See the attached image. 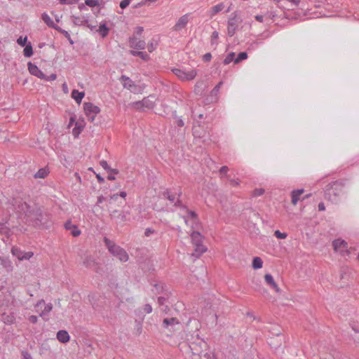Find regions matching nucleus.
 <instances>
[{
    "label": "nucleus",
    "mask_w": 359,
    "mask_h": 359,
    "mask_svg": "<svg viewBox=\"0 0 359 359\" xmlns=\"http://www.w3.org/2000/svg\"><path fill=\"white\" fill-rule=\"evenodd\" d=\"M104 242L109 251L114 256L117 257L121 262H127L128 255L127 252L121 247L115 245L107 238H104Z\"/></svg>",
    "instance_id": "5"
},
{
    "label": "nucleus",
    "mask_w": 359,
    "mask_h": 359,
    "mask_svg": "<svg viewBox=\"0 0 359 359\" xmlns=\"http://www.w3.org/2000/svg\"><path fill=\"white\" fill-rule=\"evenodd\" d=\"M128 212L119 211L114 210L109 212L111 219L114 220L116 223H121L128 220Z\"/></svg>",
    "instance_id": "12"
},
{
    "label": "nucleus",
    "mask_w": 359,
    "mask_h": 359,
    "mask_svg": "<svg viewBox=\"0 0 359 359\" xmlns=\"http://www.w3.org/2000/svg\"><path fill=\"white\" fill-rule=\"evenodd\" d=\"M53 309L52 304L49 303L45 305L44 309L40 313V316L44 317L47 316Z\"/></svg>",
    "instance_id": "35"
},
{
    "label": "nucleus",
    "mask_w": 359,
    "mask_h": 359,
    "mask_svg": "<svg viewBox=\"0 0 359 359\" xmlns=\"http://www.w3.org/2000/svg\"><path fill=\"white\" fill-rule=\"evenodd\" d=\"M154 97L153 96H149L147 97H144L141 101H137L132 103V106L133 108L137 109V110H145L151 109L154 108Z\"/></svg>",
    "instance_id": "8"
},
{
    "label": "nucleus",
    "mask_w": 359,
    "mask_h": 359,
    "mask_svg": "<svg viewBox=\"0 0 359 359\" xmlns=\"http://www.w3.org/2000/svg\"><path fill=\"white\" fill-rule=\"evenodd\" d=\"M12 205L15 210L20 214H24L27 219L29 217V214L33 212L34 208H32L26 201H24L19 197L13 198Z\"/></svg>",
    "instance_id": "6"
},
{
    "label": "nucleus",
    "mask_w": 359,
    "mask_h": 359,
    "mask_svg": "<svg viewBox=\"0 0 359 359\" xmlns=\"http://www.w3.org/2000/svg\"><path fill=\"white\" fill-rule=\"evenodd\" d=\"M219 37V34L217 32H214L212 34V43H214V40H217Z\"/></svg>",
    "instance_id": "59"
},
{
    "label": "nucleus",
    "mask_w": 359,
    "mask_h": 359,
    "mask_svg": "<svg viewBox=\"0 0 359 359\" xmlns=\"http://www.w3.org/2000/svg\"><path fill=\"white\" fill-rule=\"evenodd\" d=\"M11 253L13 256L16 257L19 260H22L23 252L21 251V250L19 248L13 246L11 249Z\"/></svg>",
    "instance_id": "32"
},
{
    "label": "nucleus",
    "mask_w": 359,
    "mask_h": 359,
    "mask_svg": "<svg viewBox=\"0 0 359 359\" xmlns=\"http://www.w3.org/2000/svg\"><path fill=\"white\" fill-rule=\"evenodd\" d=\"M172 72L182 81L193 80L197 74L196 71L194 69L187 72L180 69H173Z\"/></svg>",
    "instance_id": "11"
},
{
    "label": "nucleus",
    "mask_w": 359,
    "mask_h": 359,
    "mask_svg": "<svg viewBox=\"0 0 359 359\" xmlns=\"http://www.w3.org/2000/svg\"><path fill=\"white\" fill-rule=\"evenodd\" d=\"M27 37L22 38V36H20L18 39L17 42L21 46H25L27 42Z\"/></svg>",
    "instance_id": "46"
},
{
    "label": "nucleus",
    "mask_w": 359,
    "mask_h": 359,
    "mask_svg": "<svg viewBox=\"0 0 359 359\" xmlns=\"http://www.w3.org/2000/svg\"><path fill=\"white\" fill-rule=\"evenodd\" d=\"M100 165L107 171L109 170V166L108 165V163L106 161L102 160L100 162Z\"/></svg>",
    "instance_id": "50"
},
{
    "label": "nucleus",
    "mask_w": 359,
    "mask_h": 359,
    "mask_svg": "<svg viewBox=\"0 0 359 359\" xmlns=\"http://www.w3.org/2000/svg\"><path fill=\"white\" fill-rule=\"evenodd\" d=\"M264 280L266 283V284L269 285L271 287H272L277 293L280 292V289L276 283L273 276L271 274L266 273L264 276Z\"/></svg>",
    "instance_id": "20"
},
{
    "label": "nucleus",
    "mask_w": 359,
    "mask_h": 359,
    "mask_svg": "<svg viewBox=\"0 0 359 359\" xmlns=\"http://www.w3.org/2000/svg\"><path fill=\"white\" fill-rule=\"evenodd\" d=\"M42 20L44 21V22L51 28H53L56 29V28H58L59 27L56 25L53 20L50 18V17L46 13H43L41 15Z\"/></svg>",
    "instance_id": "24"
},
{
    "label": "nucleus",
    "mask_w": 359,
    "mask_h": 359,
    "mask_svg": "<svg viewBox=\"0 0 359 359\" xmlns=\"http://www.w3.org/2000/svg\"><path fill=\"white\" fill-rule=\"evenodd\" d=\"M304 190L303 189L293 190L291 193L292 196V203L294 205H296L298 201L299 200V196L304 193Z\"/></svg>",
    "instance_id": "23"
},
{
    "label": "nucleus",
    "mask_w": 359,
    "mask_h": 359,
    "mask_svg": "<svg viewBox=\"0 0 359 359\" xmlns=\"http://www.w3.org/2000/svg\"><path fill=\"white\" fill-rule=\"evenodd\" d=\"M190 236L191 242L195 246L194 251L191 254V256L195 258H199L207 251V248L203 245V236L198 231H194Z\"/></svg>",
    "instance_id": "3"
},
{
    "label": "nucleus",
    "mask_w": 359,
    "mask_h": 359,
    "mask_svg": "<svg viewBox=\"0 0 359 359\" xmlns=\"http://www.w3.org/2000/svg\"><path fill=\"white\" fill-rule=\"evenodd\" d=\"M27 219L32 222L35 226L48 227L50 223V215L43 212L40 208H36L31 214H29Z\"/></svg>",
    "instance_id": "2"
},
{
    "label": "nucleus",
    "mask_w": 359,
    "mask_h": 359,
    "mask_svg": "<svg viewBox=\"0 0 359 359\" xmlns=\"http://www.w3.org/2000/svg\"><path fill=\"white\" fill-rule=\"evenodd\" d=\"M105 197H104L103 196H99L97 197V203L95 205V208L100 207V204L102 203L104 201H105Z\"/></svg>",
    "instance_id": "49"
},
{
    "label": "nucleus",
    "mask_w": 359,
    "mask_h": 359,
    "mask_svg": "<svg viewBox=\"0 0 359 359\" xmlns=\"http://www.w3.org/2000/svg\"><path fill=\"white\" fill-rule=\"evenodd\" d=\"M344 187V183L341 181H334L328 184L325 189V199L337 203L339 201V196L342 193Z\"/></svg>",
    "instance_id": "1"
},
{
    "label": "nucleus",
    "mask_w": 359,
    "mask_h": 359,
    "mask_svg": "<svg viewBox=\"0 0 359 359\" xmlns=\"http://www.w3.org/2000/svg\"><path fill=\"white\" fill-rule=\"evenodd\" d=\"M96 31L99 32V34L102 38L106 37L109 34V28L106 26L104 23L101 24L99 27V29Z\"/></svg>",
    "instance_id": "30"
},
{
    "label": "nucleus",
    "mask_w": 359,
    "mask_h": 359,
    "mask_svg": "<svg viewBox=\"0 0 359 359\" xmlns=\"http://www.w3.org/2000/svg\"><path fill=\"white\" fill-rule=\"evenodd\" d=\"M96 177L100 183H103L104 182V179L102 177H101L100 175L96 174Z\"/></svg>",
    "instance_id": "63"
},
{
    "label": "nucleus",
    "mask_w": 359,
    "mask_h": 359,
    "mask_svg": "<svg viewBox=\"0 0 359 359\" xmlns=\"http://www.w3.org/2000/svg\"><path fill=\"white\" fill-rule=\"evenodd\" d=\"M80 133H81V128L75 127L72 130V133L74 135V137H78L79 135L80 134Z\"/></svg>",
    "instance_id": "56"
},
{
    "label": "nucleus",
    "mask_w": 359,
    "mask_h": 359,
    "mask_svg": "<svg viewBox=\"0 0 359 359\" xmlns=\"http://www.w3.org/2000/svg\"><path fill=\"white\" fill-rule=\"evenodd\" d=\"M34 255V253L32 252H23V255L22 257V260H28L32 256Z\"/></svg>",
    "instance_id": "43"
},
{
    "label": "nucleus",
    "mask_w": 359,
    "mask_h": 359,
    "mask_svg": "<svg viewBox=\"0 0 359 359\" xmlns=\"http://www.w3.org/2000/svg\"><path fill=\"white\" fill-rule=\"evenodd\" d=\"M263 262L259 257H255L252 260V268L255 269H259L262 267Z\"/></svg>",
    "instance_id": "31"
},
{
    "label": "nucleus",
    "mask_w": 359,
    "mask_h": 359,
    "mask_svg": "<svg viewBox=\"0 0 359 359\" xmlns=\"http://www.w3.org/2000/svg\"><path fill=\"white\" fill-rule=\"evenodd\" d=\"M248 57V55L245 52H241L240 53L237 57L234 60L235 63H238L241 61L245 60Z\"/></svg>",
    "instance_id": "38"
},
{
    "label": "nucleus",
    "mask_w": 359,
    "mask_h": 359,
    "mask_svg": "<svg viewBox=\"0 0 359 359\" xmlns=\"http://www.w3.org/2000/svg\"><path fill=\"white\" fill-rule=\"evenodd\" d=\"M230 184L233 187L238 186L239 184V182L235 180H230Z\"/></svg>",
    "instance_id": "62"
},
{
    "label": "nucleus",
    "mask_w": 359,
    "mask_h": 359,
    "mask_svg": "<svg viewBox=\"0 0 359 359\" xmlns=\"http://www.w3.org/2000/svg\"><path fill=\"white\" fill-rule=\"evenodd\" d=\"M57 79V75L55 74H51L50 76H46V79L45 81H54Z\"/></svg>",
    "instance_id": "54"
},
{
    "label": "nucleus",
    "mask_w": 359,
    "mask_h": 359,
    "mask_svg": "<svg viewBox=\"0 0 359 359\" xmlns=\"http://www.w3.org/2000/svg\"><path fill=\"white\" fill-rule=\"evenodd\" d=\"M72 22L75 25L77 26H85L87 24V19L84 17H76L73 15L72 17Z\"/></svg>",
    "instance_id": "27"
},
{
    "label": "nucleus",
    "mask_w": 359,
    "mask_h": 359,
    "mask_svg": "<svg viewBox=\"0 0 359 359\" xmlns=\"http://www.w3.org/2000/svg\"><path fill=\"white\" fill-rule=\"evenodd\" d=\"M264 192H265V190L263 188H257L253 191L252 196L253 197L260 196L263 195L264 194Z\"/></svg>",
    "instance_id": "40"
},
{
    "label": "nucleus",
    "mask_w": 359,
    "mask_h": 359,
    "mask_svg": "<svg viewBox=\"0 0 359 359\" xmlns=\"http://www.w3.org/2000/svg\"><path fill=\"white\" fill-rule=\"evenodd\" d=\"M50 171L46 167L40 168L34 175V178L44 179L48 176Z\"/></svg>",
    "instance_id": "25"
},
{
    "label": "nucleus",
    "mask_w": 359,
    "mask_h": 359,
    "mask_svg": "<svg viewBox=\"0 0 359 359\" xmlns=\"http://www.w3.org/2000/svg\"><path fill=\"white\" fill-rule=\"evenodd\" d=\"M319 211H324L325 210V207L323 203H320L318 205Z\"/></svg>",
    "instance_id": "61"
},
{
    "label": "nucleus",
    "mask_w": 359,
    "mask_h": 359,
    "mask_svg": "<svg viewBox=\"0 0 359 359\" xmlns=\"http://www.w3.org/2000/svg\"><path fill=\"white\" fill-rule=\"evenodd\" d=\"M120 196L122 198H126V191H121L118 194H114L111 195L108 201L109 203H111L113 201H116L118 198V196Z\"/></svg>",
    "instance_id": "37"
},
{
    "label": "nucleus",
    "mask_w": 359,
    "mask_h": 359,
    "mask_svg": "<svg viewBox=\"0 0 359 359\" xmlns=\"http://www.w3.org/2000/svg\"><path fill=\"white\" fill-rule=\"evenodd\" d=\"M154 233V230L151 228H147L145 230L144 235L146 236H149L151 234Z\"/></svg>",
    "instance_id": "57"
},
{
    "label": "nucleus",
    "mask_w": 359,
    "mask_h": 359,
    "mask_svg": "<svg viewBox=\"0 0 359 359\" xmlns=\"http://www.w3.org/2000/svg\"><path fill=\"white\" fill-rule=\"evenodd\" d=\"M211 58H212V55H211L210 53H205V54L203 55V61H205V62H209V61H210Z\"/></svg>",
    "instance_id": "52"
},
{
    "label": "nucleus",
    "mask_w": 359,
    "mask_h": 359,
    "mask_svg": "<svg viewBox=\"0 0 359 359\" xmlns=\"http://www.w3.org/2000/svg\"><path fill=\"white\" fill-rule=\"evenodd\" d=\"M242 22V19L238 16L237 12L232 13V16L228 20L227 33L229 36H233L238 27Z\"/></svg>",
    "instance_id": "7"
},
{
    "label": "nucleus",
    "mask_w": 359,
    "mask_h": 359,
    "mask_svg": "<svg viewBox=\"0 0 359 359\" xmlns=\"http://www.w3.org/2000/svg\"><path fill=\"white\" fill-rule=\"evenodd\" d=\"M129 46L133 49L143 50L145 48L146 43L143 40H140L135 36L129 38Z\"/></svg>",
    "instance_id": "15"
},
{
    "label": "nucleus",
    "mask_w": 359,
    "mask_h": 359,
    "mask_svg": "<svg viewBox=\"0 0 359 359\" xmlns=\"http://www.w3.org/2000/svg\"><path fill=\"white\" fill-rule=\"evenodd\" d=\"M224 8V4L220 3L212 6L209 11L210 18L214 17L216 14L222 11Z\"/></svg>",
    "instance_id": "22"
},
{
    "label": "nucleus",
    "mask_w": 359,
    "mask_h": 359,
    "mask_svg": "<svg viewBox=\"0 0 359 359\" xmlns=\"http://www.w3.org/2000/svg\"><path fill=\"white\" fill-rule=\"evenodd\" d=\"M223 82L220 81L212 90V93L216 95L219 90L221 86H222Z\"/></svg>",
    "instance_id": "48"
},
{
    "label": "nucleus",
    "mask_w": 359,
    "mask_h": 359,
    "mask_svg": "<svg viewBox=\"0 0 359 359\" xmlns=\"http://www.w3.org/2000/svg\"><path fill=\"white\" fill-rule=\"evenodd\" d=\"M156 46H157V43H156V42L155 43H154V42L149 43L148 46H147L149 52H150V53L153 52L156 48Z\"/></svg>",
    "instance_id": "45"
},
{
    "label": "nucleus",
    "mask_w": 359,
    "mask_h": 359,
    "mask_svg": "<svg viewBox=\"0 0 359 359\" xmlns=\"http://www.w3.org/2000/svg\"><path fill=\"white\" fill-rule=\"evenodd\" d=\"M29 320L30 323H32L33 324L36 323L38 321V317L36 316H34V315L30 316L29 317Z\"/></svg>",
    "instance_id": "55"
},
{
    "label": "nucleus",
    "mask_w": 359,
    "mask_h": 359,
    "mask_svg": "<svg viewBox=\"0 0 359 359\" xmlns=\"http://www.w3.org/2000/svg\"><path fill=\"white\" fill-rule=\"evenodd\" d=\"M182 208L185 210L186 212L187 213V215L183 217L185 224L187 225H189V218H190L191 220V223L190 224L191 227L192 229L196 228L194 226V225H196L198 223V217H197L196 213L194 211L187 209L183 205H182Z\"/></svg>",
    "instance_id": "14"
},
{
    "label": "nucleus",
    "mask_w": 359,
    "mask_h": 359,
    "mask_svg": "<svg viewBox=\"0 0 359 359\" xmlns=\"http://www.w3.org/2000/svg\"><path fill=\"white\" fill-rule=\"evenodd\" d=\"M83 109L86 116L90 122H93L97 114L100 112V109L92 102H84Z\"/></svg>",
    "instance_id": "9"
},
{
    "label": "nucleus",
    "mask_w": 359,
    "mask_h": 359,
    "mask_svg": "<svg viewBox=\"0 0 359 359\" xmlns=\"http://www.w3.org/2000/svg\"><path fill=\"white\" fill-rule=\"evenodd\" d=\"M56 30L58 31L59 32H60L61 34H62L65 36V38H67L68 39V41H69V43L71 44L74 43V41L72 39L70 34H69V32L67 31L62 29L60 27L58 28H56Z\"/></svg>",
    "instance_id": "36"
},
{
    "label": "nucleus",
    "mask_w": 359,
    "mask_h": 359,
    "mask_svg": "<svg viewBox=\"0 0 359 359\" xmlns=\"http://www.w3.org/2000/svg\"><path fill=\"white\" fill-rule=\"evenodd\" d=\"M184 349L183 353L186 359H200L202 353V348L196 343L193 342L191 344L184 343L182 346Z\"/></svg>",
    "instance_id": "4"
},
{
    "label": "nucleus",
    "mask_w": 359,
    "mask_h": 359,
    "mask_svg": "<svg viewBox=\"0 0 359 359\" xmlns=\"http://www.w3.org/2000/svg\"><path fill=\"white\" fill-rule=\"evenodd\" d=\"M130 53L133 56H138L141 57L144 61H147L149 59V55L145 52L132 50H130Z\"/></svg>",
    "instance_id": "28"
},
{
    "label": "nucleus",
    "mask_w": 359,
    "mask_h": 359,
    "mask_svg": "<svg viewBox=\"0 0 359 359\" xmlns=\"http://www.w3.org/2000/svg\"><path fill=\"white\" fill-rule=\"evenodd\" d=\"M274 235L276 236V238H280V239H284L287 237V233H281L278 230L275 231Z\"/></svg>",
    "instance_id": "44"
},
{
    "label": "nucleus",
    "mask_w": 359,
    "mask_h": 359,
    "mask_svg": "<svg viewBox=\"0 0 359 359\" xmlns=\"http://www.w3.org/2000/svg\"><path fill=\"white\" fill-rule=\"evenodd\" d=\"M144 310L147 313H150L152 311V307L150 304H147L144 305Z\"/></svg>",
    "instance_id": "53"
},
{
    "label": "nucleus",
    "mask_w": 359,
    "mask_h": 359,
    "mask_svg": "<svg viewBox=\"0 0 359 359\" xmlns=\"http://www.w3.org/2000/svg\"><path fill=\"white\" fill-rule=\"evenodd\" d=\"M234 57H235L234 53H229L226 55V57H225V59L224 60V64H225V65L229 64L230 62H231L233 60H234L236 59V58H234Z\"/></svg>",
    "instance_id": "39"
},
{
    "label": "nucleus",
    "mask_w": 359,
    "mask_h": 359,
    "mask_svg": "<svg viewBox=\"0 0 359 359\" xmlns=\"http://www.w3.org/2000/svg\"><path fill=\"white\" fill-rule=\"evenodd\" d=\"M179 324L180 322L176 318H165L163 321V326L170 331H173L174 327Z\"/></svg>",
    "instance_id": "17"
},
{
    "label": "nucleus",
    "mask_w": 359,
    "mask_h": 359,
    "mask_svg": "<svg viewBox=\"0 0 359 359\" xmlns=\"http://www.w3.org/2000/svg\"><path fill=\"white\" fill-rule=\"evenodd\" d=\"M28 70L29 73L34 76L37 75V74H39L40 69L38 68V67L32 62L28 63Z\"/></svg>",
    "instance_id": "33"
},
{
    "label": "nucleus",
    "mask_w": 359,
    "mask_h": 359,
    "mask_svg": "<svg viewBox=\"0 0 359 359\" xmlns=\"http://www.w3.org/2000/svg\"><path fill=\"white\" fill-rule=\"evenodd\" d=\"M65 227L67 230L70 231L71 234L74 237H77L81 234V231L79 229L78 226L73 224L71 221H67L65 224Z\"/></svg>",
    "instance_id": "18"
},
{
    "label": "nucleus",
    "mask_w": 359,
    "mask_h": 359,
    "mask_svg": "<svg viewBox=\"0 0 359 359\" xmlns=\"http://www.w3.org/2000/svg\"><path fill=\"white\" fill-rule=\"evenodd\" d=\"M36 76H37L41 79H43V80H46V75L44 74L41 70L39 71V74H37V75H36Z\"/></svg>",
    "instance_id": "60"
},
{
    "label": "nucleus",
    "mask_w": 359,
    "mask_h": 359,
    "mask_svg": "<svg viewBox=\"0 0 359 359\" xmlns=\"http://www.w3.org/2000/svg\"><path fill=\"white\" fill-rule=\"evenodd\" d=\"M85 3L87 6L90 7H95L99 6L98 0H86Z\"/></svg>",
    "instance_id": "41"
},
{
    "label": "nucleus",
    "mask_w": 359,
    "mask_h": 359,
    "mask_svg": "<svg viewBox=\"0 0 359 359\" xmlns=\"http://www.w3.org/2000/svg\"><path fill=\"white\" fill-rule=\"evenodd\" d=\"M84 95V92H79L77 90H73L72 92V97L79 104L81 102Z\"/></svg>",
    "instance_id": "26"
},
{
    "label": "nucleus",
    "mask_w": 359,
    "mask_h": 359,
    "mask_svg": "<svg viewBox=\"0 0 359 359\" xmlns=\"http://www.w3.org/2000/svg\"><path fill=\"white\" fill-rule=\"evenodd\" d=\"M120 80L123 82V86L130 91H133V88H136L134 82L128 76L122 75Z\"/></svg>",
    "instance_id": "19"
},
{
    "label": "nucleus",
    "mask_w": 359,
    "mask_h": 359,
    "mask_svg": "<svg viewBox=\"0 0 359 359\" xmlns=\"http://www.w3.org/2000/svg\"><path fill=\"white\" fill-rule=\"evenodd\" d=\"M334 251L339 252L341 256H348L350 252L348 248V243L342 239H336L332 242Z\"/></svg>",
    "instance_id": "10"
},
{
    "label": "nucleus",
    "mask_w": 359,
    "mask_h": 359,
    "mask_svg": "<svg viewBox=\"0 0 359 359\" xmlns=\"http://www.w3.org/2000/svg\"><path fill=\"white\" fill-rule=\"evenodd\" d=\"M14 319L13 316H6V317H3L4 321L8 324H12L14 322Z\"/></svg>",
    "instance_id": "42"
},
{
    "label": "nucleus",
    "mask_w": 359,
    "mask_h": 359,
    "mask_svg": "<svg viewBox=\"0 0 359 359\" xmlns=\"http://www.w3.org/2000/svg\"><path fill=\"white\" fill-rule=\"evenodd\" d=\"M181 195V192H180L177 195L172 194L169 190H165L163 193V196L164 198H166L168 200L170 201L171 203H173L176 207H182V202L180 199Z\"/></svg>",
    "instance_id": "13"
},
{
    "label": "nucleus",
    "mask_w": 359,
    "mask_h": 359,
    "mask_svg": "<svg viewBox=\"0 0 359 359\" xmlns=\"http://www.w3.org/2000/svg\"><path fill=\"white\" fill-rule=\"evenodd\" d=\"M57 339L63 344L67 343L70 337L67 331L66 330H60L57 333Z\"/></svg>",
    "instance_id": "21"
},
{
    "label": "nucleus",
    "mask_w": 359,
    "mask_h": 359,
    "mask_svg": "<svg viewBox=\"0 0 359 359\" xmlns=\"http://www.w3.org/2000/svg\"><path fill=\"white\" fill-rule=\"evenodd\" d=\"M83 264L86 267L90 269L94 268L96 265L94 259L90 256H88L84 259Z\"/></svg>",
    "instance_id": "29"
},
{
    "label": "nucleus",
    "mask_w": 359,
    "mask_h": 359,
    "mask_svg": "<svg viewBox=\"0 0 359 359\" xmlns=\"http://www.w3.org/2000/svg\"><path fill=\"white\" fill-rule=\"evenodd\" d=\"M144 31V29L142 27H137L135 28V33L137 34V35H141L142 33Z\"/></svg>",
    "instance_id": "58"
},
{
    "label": "nucleus",
    "mask_w": 359,
    "mask_h": 359,
    "mask_svg": "<svg viewBox=\"0 0 359 359\" xmlns=\"http://www.w3.org/2000/svg\"><path fill=\"white\" fill-rule=\"evenodd\" d=\"M189 22V14H185L180 17L173 27V30L178 32L184 29Z\"/></svg>",
    "instance_id": "16"
},
{
    "label": "nucleus",
    "mask_w": 359,
    "mask_h": 359,
    "mask_svg": "<svg viewBox=\"0 0 359 359\" xmlns=\"http://www.w3.org/2000/svg\"><path fill=\"white\" fill-rule=\"evenodd\" d=\"M22 359H32L31 354L27 351H22Z\"/></svg>",
    "instance_id": "51"
},
{
    "label": "nucleus",
    "mask_w": 359,
    "mask_h": 359,
    "mask_svg": "<svg viewBox=\"0 0 359 359\" xmlns=\"http://www.w3.org/2000/svg\"><path fill=\"white\" fill-rule=\"evenodd\" d=\"M228 170H229V168L227 166H222L219 170L220 172H222V173H226Z\"/></svg>",
    "instance_id": "64"
},
{
    "label": "nucleus",
    "mask_w": 359,
    "mask_h": 359,
    "mask_svg": "<svg viewBox=\"0 0 359 359\" xmlns=\"http://www.w3.org/2000/svg\"><path fill=\"white\" fill-rule=\"evenodd\" d=\"M131 0H123L120 3V7L122 9L126 8L130 3Z\"/></svg>",
    "instance_id": "47"
},
{
    "label": "nucleus",
    "mask_w": 359,
    "mask_h": 359,
    "mask_svg": "<svg viewBox=\"0 0 359 359\" xmlns=\"http://www.w3.org/2000/svg\"><path fill=\"white\" fill-rule=\"evenodd\" d=\"M23 53L26 57H29L33 55V49L30 43L25 47Z\"/></svg>",
    "instance_id": "34"
}]
</instances>
